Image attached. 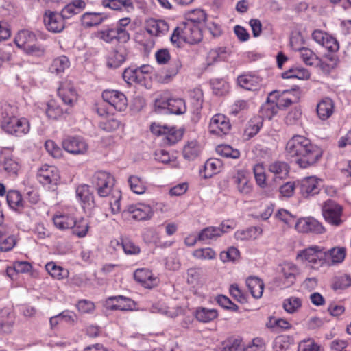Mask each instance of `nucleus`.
<instances>
[{"mask_svg":"<svg viewBox=\"0 0 351 351\" xmlns=\"http://www.w3.org/2000/svg\"><path fill=\"white\" fill-rule=\"evenodd\" d=\"M144 28L151 36L162 37L169 32V25L163 19L149 18L145 21Z\"/></svg>","mask_w":351,"mask_h":351,"instance_id":"9","label":"nucleus"},{"mask_svg":"<svg viewBox=\"0 0 351 351\" xmlns=\"http://www.w3.org/2000/svg\"><path fill=\"white\" fill-rule=\"evenodd\" d=\"M265 343L262 338L256 337L253 339L243 351H265Z\"/></svg>","mask_w":351,"mask_h":351,"instance_id":"62","label":"nucleus"},{"mask_svg":"<svg viewBox=\"0 0 351 351\" xmlns=\"http://www.w3.org/2000/svg\"><path fill=\"white\" fill-rule=\"evenodd\" d=\"M262 126V119L260 117H255L251 119L244 130L243 136L248 140L255 136Z\"/></svg>","mask_w":351,"mask_h":351,"instance_id":"40","label":"nucleus"},{"mask_svg":"<svg viewBox=\"0 0 351 351\" xmlns=\"http://www.w3.org/2000/svg\"><path fill=\"white\" fill-rule=\"evenodd\" d=\"M187 282L194 287L202 284V275L199 269L190 268L187 270Z\"/></svg>","mask_w":351,"mask_h":351,"instance_id":"52","label":"nucleus"},{"mask_svg":"<svg viewBox=\"0 0 351 351\" xmlns=\"http://www.w3.org/2000/svg\"><path fill=\"white\" fill-rule=\"evenodd\" d=\"M299 51L300 58L306 64L312 66L317 63L318 58L310 49L302 47L299 49Z\"/></svg>","mask_w":351,"mask_h":351,"instance_id":"54","label":"nucleus"},{"mask_svg":"<svg viewBox=\"0 0 351 351\" xmlns=\"http://www.w3.org/2000/svg\"><path fill=\"white\" fill-rule=\"evenodd\" d=\"M200 148L198 143L196 141H192L184 146L183 155L185 158L191 160L198 156Z\"/></svg>","mask_w":351,"mask_h":351,"instance_id":"49","label":"nucleus"},{"mask_svg":"<svg viewBox=\"0 0 351 351\" xmlns=\"http://www.w3.org/2000/svg\"><path fill=\"white\" fill-rule=\"evenodd\" d=\"M296 258L308 262L312 267L319 266L324 261V249L318 245H312L300 251Z\"/></svg>","mask_w":351,"mask_h":351,"instance_id":"5","label":"nucleus"},{"mask_svg":"<svg viewBox=\"0 0 351 351\" xmlns=\"http://www.w3.org/2000/svg\"><path fill=\"white\" fill-rule=\"evenodd\" d=\"M292 343V338L289 335H279L274 340V346L279 351L287 350Z\"/></svg>","mask_w":351,"mask_h":351,"instance_id":"58","label":"nucleus"},{"mask_svg":"<svg viewBox=\"0 0 351 351\" xmlns=\"http://www.w3.org/2000/svg\"><path fill=\"white\" fill-rule=\"evenodd\" d=\"M322 180L315 176L306 177L302 180L300 191L303 196L307 197L317 194L319 191V185Z\"/></svg>","mask_w":351,"mask_h":351,"instance_id":"23","label":"nucleus"},{"mask_svg":"<svg viewBox=\"0 0 351 351\" xmlns=\"http://www.w3.org/2000/svg\"><path fill=\"white\" fill-rule=\"evenodd\" d=\"M155 107L158 109L167 110L169 113L184 114L186 110L184 101L180 98L160 97L156 99Z\"/></svg>","mask_w":351,"mask_h":351,"instance_id":"6","label":"nucleus"},{"mask_svg":"<svg viewBox=\"0 0 351 351\" xmlns=\"http://www.w3.org/2000/svg\"><path fill=\"white\" fill-rule=\"evenodd\" d=\"M58 93L62 101L70 106H73L77 99L76 90L70 82H63L58 88Z\"/></svg>","mask_w":351,"mask_h":351,"instance_id":"22","label":"nucleus"},{"mask_svg":"<svg viewBox=\"0 0 351 351\" xmlns=\"http://www.w3.org/2000/svg\"><path fill=\"white\" fill-rule=\"evenodd\" d=\"M69 66L70 62L69 58L65 56H60L53 60L49 70L52 73L58 75L64 73Z\"/></svg>","mask_w":351,"mask_h":351,"instance_id":"39","label":"nucleus"},{"mask_svg":"<svg viewBox=\"0 0 351 351\" xmlns=\"http://www.w3.org/2000/svg\"><path fill=\"white\" fill-rule=\"evenodd\" d=\"M1 128L8 134L21 136L29 132L30 125L25 118L6 115L3 117Z\"/></svg>","mask_w":351,"mask_h":351,"instance_id":"3","label":"nucleus"},{"mask_svg":"<svg viewBox=\"0 0 351 351\" xmlns=\"http://www.w3.org/2000/svg\"><path fill=\"white\" fill-rule=\"evenodd\" d=\"M60 178L57 168L48 165H42L37 173L38 180L43 185L56 186Z\"/></svg>","mask_w":351,"mask_h":351,"instance_id":"8","label":"nucleus"},{"mask_svg":"<svg viewBox=\"0 0 351 351\" xmlns=\"http://www.w3.org/2000/svg\"><path fill=\"white\" fill-rule=\"evenodd\" d=\"M322 211L324 219L328 223L335 226L341 223L342 208L340 205L332 200H328L325 202Z\"/></svg>","mask_w":351,"mask_h":351,"instance_id":"12","label":"nucleus"},{"mask_svg":"<svg viewBox=\"0 0 351 351\" xmlns=\"http://www.w3.org/2000/svg\"><path fill=\"white\" fill-rule=\"evenodd\" d=\"M46 114L49 118L57 119L62 115L63 110L56 101L51 100L47 104Z\"/></svg>","mask_w":351,"mask_h":351,"instance_id":"51","label":"nucleus"},{"mask_svg":"<svg viewBox=\"0 0 351 351\" xmlns=\"http://www.w3.org/2000/svg\"><path fill=\"white\" fill-rule=\"evenodd\" d=\"M64 18L62 14L47 11L44 15V23L47 29L54 33L61 32L65 27Z\"/></svg>","mask_w":351,"mask_h":351,"instance_id":"15","label":"nucleus"},{"mask_svg":"<svg viewBox=\"0 0 351 351\" xmlns=\"http://www.w3.org/2000/svg\"><path fill=\"white\" fill-rule=\"evenodd\" d=\"M247 287L254 298H260L263 295L264 283L257 277L250 276L246 280Z\"/></svg>","mask_w":351,"mask_h":351,"instance_id":"34","label":"nucleus"},{"mask_svg":"<svg viewBox=\"0 0 351 351\" xmlns=\"http://www.w3.org/2000/svg\"><path fill=\"white\" fill-rule=\"evenodd\" d=\"M285 149L287 155L295 158V162L302 168H306L316 163L322 154L319 147L301 135H295L289 139Z\"/></svg>","mask_w":351,"mask_h":351,"instance_id":"1","label":"nucleus"},{"mask_svg":"<svg viewBox=\"0 0 351 351\" xmlns=\"http://www.w3.org/2000/svg\"><path fill=\"white\" fill-rule=\"evenodd\" d=\"M231 125L229 119L221 114L214 115L209 123V132L219 136L228 134Z\"/></svg>","mask_w":351,"mask_h":351,"instance_id":"14","label":"nucleus"},{"mask_svg":"<svg viewBox=\"0 0 351 351\" xmlns=\"http://www.w3.org/2000/svg\"><path fill=\"white\" fill-rule=\"evenodd\" d=\"M302 306V300L298 297H290L284 300L282 307L284 310L290 314L295 313L299 311Z\"/></svg>","mask_w":351,"mask_h":351,"instance_id":"44","label":"nucleus"},{"mask_svg":"<svg viewBox=\"0 0 351 351\" xmlns=\"http://www.w3.org/2000/svg\"><path fill=\"white\" fill-rule=\"evenodd\" d=\"M8 232L1 227L0 228V250L1 252H8L11 250L16 245V239L12 236H8Z\"/></svg>","mask_w":351,"mask_h":351,"instance_id":"41","label":"nucleus"},{"mask_svg":"<svg viewBox=\"0 0 351 351\" xmlns=\"http://www.w3.org/2000/svg\"><path fill=\"white\" fill-rule=\"evenodd\" d=\"M120 125L121 122L115 119H110L99 123V128L108 132H112L117 130L119 129Z\"/></svg>","mask_w":351,"mask_h":351,"instance_id":"61","label":"nucleus"},{"mask_svg":"<svg viewBox=\"0 0 351 351\" xmlns=\"http://www.w3.org/2000/svg\"><path fill=\"white\" fill-rule=\"evenodd\" d=\"M96 36L106 43H112L116 40L119 43H125L130 39V34L128 31L115 28H108L98 31Z\"/></svg>","mask_w":351,"mask_h":351,"instance_id":"13","label":"nucleus"},{"mask_svg":"<svg viewBox=\"0 0 351 351\" xmlns=\"http://www.w3.org/2000/svg\"><path fill=\"white\" fill-rule=\"evenodd\" d=\"M45 269L53 278L58 280L63 279L69 276V271L67 269L56 265L53 262L47 263Z\"/></svg>","mask_w":351,"mask_h":351,"instance_id":"43","label":"nucleus"},{"mask_svg":"<svg viewBox=\"0 0 351 351\" xmlns=\"http://www.w3.org/2000/svg\"><path fill=\"white\" fill-rule=\"evenodd\" d=\"M261 233V230L256 227H251L246 230H238L235 232L234 236L237 240H249L254 239Z\"/></svg>","mask_w":351,"mask_h":351,"instance_id":"46","label":"nucleus"},{"mask_svg":"<svg viewBox=\"0 0 351 351\" xmlns=\"http://www.w3.org/2000/svg\"><path fill=\"white\" fill-rule=\"evenodd\" d=\"M232 179L240 194L242 195H249L252 193L253 184L250 182L246 171L243 170L238 171Z\"/></svg>","mask_w":351,"mask_h":351,"instance_id":"17","label":"nucleus"},{"mask_svg":"<svg viewBox=\"0 0 351 351\" xmlns=\"http://www.w3.org/2000/svg\"><path fill=\"white\" fill-rule=\"evenodd\" d=\"M195 317L199 322L207 323L215 319L218 317V312L214 308L198 307L195 310Z\"/></svg>","mask_w":351,"mask_h":351,"instance_id":"36","label":"nucleus"},{"mask_svg":"<svg viewBox=\"0 0 351 351\" xmlns=\"http://www.w3.org/2000/svg\"><path fill=\"white\" fill-rule=\"evenodd\" d=\"M14 41L19 48L25 49L31 43L36 42V38L34 34L27 30H22L17 34Z\"/></svg>","mask_w":351,"mask_h":351,"instance_id":"37","label":"nucleus"},{"mask_svg":"<svg viewBox=\"0 0 351 351\" xmlns=\"http://www.w3.org/2000/svg\"><path fill=\"white\" fill-rule=\"evenodd\" d=\"M104 100L108 102L117 111H124L128 106V100L125 95L118 90H106L102 93Z\"/></svg>","mask_w":351,"mask_h":351,"instance_id":"10","label":"nucleus"},{"mask_svg":"<svg viewBox=\"0 0 351 351\" xmlns=\"http://www.w3.org/2000/svg\"><path fill=\"white\" fill-rule=\"evenodd\" d=\"M76 194L77 198L82 202L84 205H90L93 200V197L88 185H80L77 188Z\"/></svg>","mask_w":351,"mask_h":351,"instance_id":"50","label":"nucleus"},{"mask_svg":"<svg viewBox=\"0 0 351 351\" xmlns=\"http://www.w3.org/2000/svg\"><path fill=\"white\" fill-rule=\"evenodd\" d=\"M299 274L298 267L292 263H284L280 265V277L283 280L285 287L292 285L296 278V276Z\"/></svg>","mask_w":351,"mask_h":351,"instance_id":"21","label":"nucleus"},{"mask_svg":"<svg viewBox=\"0 0 351 351\" xmlns=\"http://www.w3.org/2000/svg\"><path fill=\"white\" fill-rule=\"evenodd\" d=\"M14 319L8 309L0 311V334H9L13 328Z\"/></svg>","mask_w":351,"mask_h":351,"instance_id":"32","label":"nucleus"},{"mask_svg":"<svg viewBox=\"0 0 351 351\" xmlns=\"http://www.w3.org/2000/svg\"><path fill=\"white\" fill-rule=\"evenodd\" d=\"M151 132L158 136H163L164 141L169 145H173L182 138V133L175 128H169L154 123L150 126Z\"/></svg>","mask_w":351,"mask_h":351,"instance_id":"7","label":"nucleus"},{"mask_svg":"<svg viewBox=\"0 0 351 351\" xmlns=\"http://www.w3.org/2000/svg\"><path fill=\"white\" fill-rule=\"evenodd\" d=\"M216 151L217 154L226 158L236 159L240 156V152L228 145H220L217 147Z\"/></svg>","mask_w":351,"mask_h":351,"instance_id":"53","label":"nucleus"},{"mask_svg":"<svg viewBox=\"0 0 351 351\" xmlns=\"http://www.w3.org/2000/svg\"><path fill=\"white\" fill-rule=\"evenodd\" d=\"M241 339H229L223 342V351H239L241 347Z\"/></svg>","mask_w":351,"mask_h":351,"instance_id":"60","label":"nucleus"},{"mask_svg":"<svg viewBox=\"0 0 351 351\" xmlns=\"http://www.w3.org/2000/svg\"><path fill=\"white\" fill-rule=\"evenodd\" d=\"M101 5L113 10H125L128 12L134 10V7L131 0H103Z\"/></svg>","mask_w":351,"mask_h":351,"instance_id":"30","label":"nucleus"},{"mask_svg":"<svg viewBox=\"0 0 351 351\" xmlns=\"http://www.w3.org/2000/svg\"><path fill=\"white\" fill-rule=\"evenodd\" d=\"M193 255L195 258L202 260H212L216 256L215 252L210 247L195 250Z\"/></svg>","mask_w":351,"mask_h":351,"instance_id":"57","label":"nucleus"},{"mask_svg":"<svg viewBox=\"0 0 351 351\" xmlns=\"http://www.w3.org/2000/svg\"><path fill=\"white\" fill-rule=\"evenodd\" d=\"M239 256V251L234 247H231L226 252H222L220 254V259L223 262L234 261Z\"/></svg>","mask_w":351,"mask_h":351,"instance_id":"63","label":"nucleus"},{"mask_svg":"<svg viewBox=\"0 0 351 351\" xmlns=\"http://www.w3.org/2000/svg\"><path fill=\"white\" fill-rule=\"evenodd\" d=\"M92 184L99 196L106 197L112 189L114 184V178L106 171H99L93 176Z\"/></svg>","mask_w":351,"mask_h":351,"instance_id":"4","label":"nucleus"},{"mask_svg":"<svg viewBox=\"0 0 351 351\" xmlns=\"http://www.w3.org/2000/svg\"><path fill=\"white\" fill-rule=\"evenodd\" d=\"M134 279L144 287L151 289L158 283V278L147 269H138L134 274Z\"/></svg>","mask_w":351,"mask_h":351,"instance_id":"20","label":"nucleus"},{"mask_svg":"<svg viewBox=\"0 0 351 351\" xmlns=\"http://www.w3.org/2000/svg\"><path fill=\"white\" fill-rule=\"evenodd\" d=\"M316 110L317 116L321 120H327L334 113L335 103L332 99L324 97L317 103Z\"/></svg>","mask_w":351,"mask_h":351,"instance_id":"24","label":"nucleus"},{"mask_svg":"<svg viewBox=\"0 0 351 351\" xmlns=\"http://www.w3.org/2000/svg\"><path fill=\"white\" fill-rule=\"evenodd\" d=\"M268 171L269 173L274 174V180H282L287 177L289 171V166L285 162L276 160L269 165Z\"/></svg>","mask_w":351,"mask_h":351,"instance_id":"29","label":"nucleus"},{"mask_svg":"<svg viewBox=\"0 0 351 351\" xmlns=\"http://www.w3.org/2000/svg\"><path fill=\"white\" fill-rule=\"evenodd\" d=\"M62 147L70 154L75 155L85 154L88 149L87 142L82 137H68L62 141Z\"/></svg>","mask_w":351,"mask_h":351,"instance_id":"11","label":"nucleus"},{"mask_svg":"<svg viewBox=\"0 0 351 351\" xmlns=\"http://www.w3.org/2000/svg\"><path fill=\"white\" fill-rule=\"evenodd\" d=\"M127 51L124 47L120 46L111 51L108 57L107 64L110 68L119 67L125 60Z\"/></svg>","mask_w":351,"mask_h":351,"instance_id":"31","label":"nucleus"},{"mask_svg":"<svg viewBox=\"0 0 351 351\" xmlns=\"http://www.w3.org/2000/svg\"><path fill=\"white\" fill-rule=\"evenodd\" d=\"M128 183L130 189L133 193L141 195L146 191V183L140 177L136 176H130L128 178Z\"/></svg>","mask_w":351,"mask_h":351,"instance_id":"45","label":"nucleus"},{"mask_svg":"<svg viewBox=\"0 0 351 351\" xmlns=\"http://www.w3.org/2000/svg\"><path fill=\"white\" fill-rule=\"evenodd\" d=\"M320 347L313 339L301 341L298 346V351H319Z\"/></svg>","mask_w":351,"mask_h":351,"instance_id":"64","label":"nucleus"},{"mask_svg":"<svg viewBox=\"0 0 351 351\" xmlns=\"http://www.w3.org/2000/svg\"><path fill=\"white\" fill-rule=\"evenodd\" d=\"M7 202L9 206L15 210H21L24 207V202L21 193L15 190H10L8 192Z\"/></svg>","mask_w":351,"mask_h":351,"instance_id":"38","label":"nucleus"},{"mask_svg":"<svg viewBox=\"0 0 351 351\" xmlns=\"http://www.w3.org/2000/svg\"><path fill=\"white\" fill-rule=\"evenodd\" d=\"M295 228L299 232H313L322 234L325 232L324 226L316 219L311 217L301 218L295 224Z\"/></svg>","mask_w":351,"mask_h":351,"instance_id":"16","label":"nucleus"},{"mask_svg":"<svg viewBox=\"0 0 351 351\" xmlns=\"http://www.w3.org/2000/svg\"><path fill=\"white\" fill-rule=\"evenodd\" d=\"M86 5L84 0H73L62 10L61 14L64 19H69L81 12L85 8Z\"/></svg>","mask_w":351,"mask_h":351,"instance_id":"33","label":"nucleus"},{"mask_svg":"<svg viewBox=\"0 0 351 351\" xmlns=\"http://www.w3.org/2000/svg\"><path fill=\"white\" fill-rule=\"evenodd\" d=\"M237 84L247 90L257 91L261 88V79L254 75L243 74L238 76Z\"/></svg>","mask_w":351,"mask_h":351,"instance_id":"25","label":"nucleus"},{"mask_svg":"<svg viewBox=\"0 0 351 351\" xmlns=\"http://www.w3.org/2000/svg\"><path fill=\"white\" fill-rule=\"evenodd\" d=\"M253 171L256 184L261 188L266 186V176L265 168L262 164H256L254 166Z\"/></svg>","mask_w":351,"mask_h":351,"instance_id":"56","label":"nucleus"},{"mask_svg":"<svg viewBox=\"0 0 351 351\" xmlns=\"http://www.w3.org/2000/svg\"><path fill=\"white\" fill-rule=\"evenodd\" d=\"M284 78H297L300 80H308L310 73L306 69L296 67L289 69L282 74Z\"/></svg>","mask_w":351,"mask_h":351,"instance_id":"47","label":"nucleus"},{"mask_svg":"<svg viewBox=\"0 0 351 351\" xmlns=\"http://www.w3.org/2000/svg\"><path fill=\"white\" fill-rule=\"evenodd\" d=\"M346 254L343 247H334L328 251H324V261L330 265H335L343 261Z\"/></svg>","mask_w":351,"mask_h":351,"instance_id":"28","label":"nucleus"},{"mask_svg":"<svg viewBox=\"0 0 351 351\" xmlns=\"http://www.w3.org/2000/svg\"><path fill=\"white\" fill-rule=\"evenodd\" d=\"M108 16L102 12H85L81 16V23L84 27H92L102 23Z\"/></svg>","mask_w":351,"mask_h":351,"instance_id":"27","label":"nucleus"},{"mask_svg":"<svg viewBox=\"0 0 351 351\" xmlns=\"http://www.w3.org/2000/svg\"><path fill=\"white\" fill-rule=\"evenodd\" d=\"M292 94L291 90H285L280 95L278 93V96L276 97H274L276 101L278 103L279 108H287L291 106L293 104L292 99L289 97V95Z\"/></svg>","mask_w":351,"mask_h":351,"instance_id":"59","label":"nucleus"},{"mask_svg":"<svg viewBox=\"0 0 351 351\" xmlns=\"http://www.w3.org/2000/svg\"><path fill=\"white\" fill-rule=\"evenodd\" d=\"M132 305L131 299L122 295L110 297L105 302V306L110 310L128 311L132 309Z\"/></svg>","mask_w":351,"mask_h":351,"instance_id":"19","label":"nucleus"},{"mask_svg":"<svg viewBox=\"0 0 351 351\" xmlns=\"http://www.w3.org/2000/svg\"><path fill=\"white\" fill-rule=\"evenodd\" d=\"M202 38V34L198 23L195 19H190L173 30L170 40L173 45L180 47L182 41L195 44L201 41Z\"/></svg>","mask_w":351,"mask_h":351,"instance_id":"2","label":"nucleus"},{"mask_svg":"<svg viewBox=\"0 0 351 351\" xmlns=\"http://www.w3.org/2000/svg\"><path fill=\"white\" fill-rule=\"evenodd\" d=\"M126 211L132 215L134 219L138 221L149 219L154 214L152 207L143 204L130 205L128 206Z\"/></svg>","mask_w":351,"mask_h":351,"instance_id":"18","label":"nucleus"},{"mask_svg":"<svg viewBox=\"0 0 351 351\" xmlns=\"http://www.w3.org/2000/svg\"><path fill=\"white\" fill-rule=\"evenodd\" d=\"M73 229V233L78 237H84L86 235L89 225L86 219L81 218L79 220H75V225L71 228Z\"/></svg>","mask_w":351,"mask_h":351,"instance_id":"48","label":"nucleus"},{"mask_svg":"<svg viewBox=\"0 0 351 351\" xmlns=\"http://www.w3.org/2000/svg\"><path fill=\"white\" fill-rule=\"evenodd\" d=\"M224 225L221 227L210 226L203 229L198 234L199 241H206L208 239H216L221 237L226 230H223Z\"/></svg>","mask_w":351,"mask_h":351,"instance_id":"35","label":"nucleus"},{"mask_svg":"<svg viewBox=\"0 0 351 351\" xmlns=\"http://www.w3.org/2000/svg\"><path fill=\"white\" fill-rule=\"evenodd\" d=\"M182 67V62L179 58H173L171 60V62L166 69L165 78L171 79L175 77L180 71Z\"/></svg>","mask_w":351,"mask_h":351,"instance_id":"55","label":"nucleus"},{"mask_svg":"<svg viewBox=\"0 0 351 351\" xmlns=\"http://www.w3.org/2000/svg\"><path fill=\"white\" fill-rule=\"evenodd\" d=\"M53 221L55 226L62 230L75 225V219L67 215H56L53 217Z\"/></svg>","mask_w":351,"mask_h":351,"instance_id":"42","label":"nucleus"},{"mask_svg":"<svg viewBox=\"0 0 351 351\" xmlns=\"http://www.w3.org/2000/svg\"><path fill=\"white\" fill-rule=\"evenodd\" d=\"M278 96V91L271 92L267 98V101L263 105L261 113L263 117L271 119L278 112V110L280 108L278 103L276 101L274 97Z\"/></svg>","mask_w":351,"mask_h":351,"instance_id":"26","label":"nucleus"}]
</instances>
